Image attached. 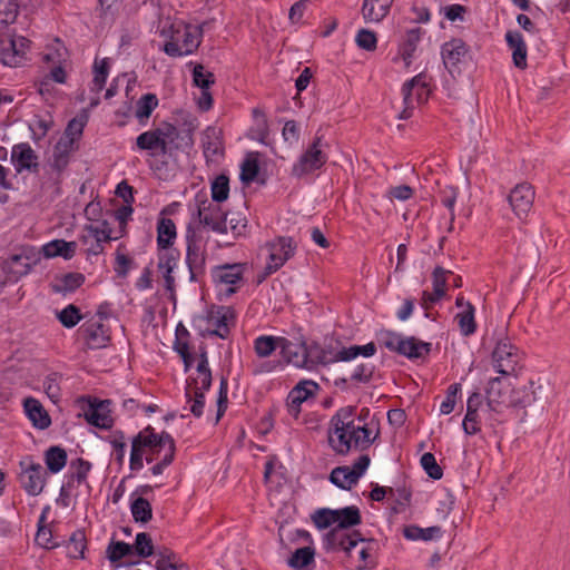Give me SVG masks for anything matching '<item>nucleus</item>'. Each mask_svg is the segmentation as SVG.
Segmentation results:
<instances>
[{"mask_svg":"<svg viewBox=\"0 0 570 570\" xmlns=\"http://www.w3.org/2000/svg\"><path fill=\"white\" fill-rule=\"evenodd\" d=\"M305 354V367L312 368L314 365H327L335 362H348L357 356L371 357L376 353V344L370 342L365 345H351L342 347L335 352L333 356H327V350L322 347L320 343L312 342L311 344L302 343Z\"/></svg>","mask_w":570,"mask_h":570,"instance_id":"obj_1","label":"nucleus"},{"mask_svg":"<svg viewBox=\"0 0 570 570\" xmlns=\"http://www.w3.org/2000/svg\"><path fill=\"white\" fill-rule=\"evenodd\" d=\"M344 438L341 441L340 432H333L328 429V443L333 451L340 455H346L352 449L364 451L367 450L379 436V431L371 438L372 431L367 423L362 425L355 424L354 419L343 423Z\"/></svg>","mask_w":570,"mask_h":570,"instance_id":"obj_2","label":"nucleus"},{"mask_svg":"<svg viewBox=\"0 0 570 570\" xmlns=\"http://www.w3.org/2000/svg\"><path fill=\"white\" fill-rule=\"evenodd\" d=\"M204 26H206V22L199 26L190 23L171 24L169 40L163 47L164 52L174 58L194 53L202 43Z\"/></svg>","mask_w":570,"mask_h":570,"instance_id":"obj_3","label":"nucleus"},{"mask_svg":"<svg viewBox=\"0 0 570 570\" xmlns=\"http://www.w3.org/2000/svg\"><path fill=\"white\" fill-rule=\"evenodd\" d=\"M377 342L381 346L409 360L425 358L432 351L431 343L423 342L415 336L402 337L390 330L380 331L377 333Z\"/></svg>","mask_w":570,"mask_h":570,"instance_id":"obj_4","label":"nucleus"},{"mask_svg":"<svg viewBox=\"0 0 570 570\" xmlns=\"http://www.w3.org/2000/svg\"><path fill=\"white\" fill-rule=\"evenodd\" d=\"M186 264L189 271V281L202 282L206 271L207 253L203 238L198 235L191 224L186 229Z\"/></svg>","mask_w":570,"mask_h":570,"instance_id":"obj_5","label":"nucleus"},{"mask_svg":"<svg viewBox=\"0 0 570 570\" xmlns=\"http://www.w3.org/2000/svg\"><path fill=\"white\" fill-rule=\"evenodd\" d=\"M246 263L217 265L212 268V278L216 286H227L223 295L230 297L245 283Z\"/></svg>","mask_w":570,"mask_h":570,"instance_id":"obj_6","label":"nucleus"},{"mask_svg":"<svg viewBox=\"0 0 570 570\" xmlns=\"http://www.w3.org/2000/svg\"><path fill=\"white\" fill-rule=\"evenodd\" d=\"M195 200L200 224L215 233L226 234L228 213L224 212L219 204L208 202L206 195H197Z\"/></svg>","mask_w":570,"mask_h":570,"instance_id":"obj_7","label":"nucleus"},{"mask_svg":"<svg viewBox=\"0 0 570 570\" xmlns=\"http://www.w3.org/2000/svg\"><path fill=\"white\" fill-rule=\"evenodd\" d=\"M327 161V155L322 150V137L316 136L311 146L293 165L292 175L303 177L322 168Z\"/></svg>","mask_w":570,"mask_h":570,"instance_id":"obj_8","label":"nucleus"},{"mask_svg":"<svg viewBox=\"0 0 570 570\" xmlns=\"http://www.w3.org/2000/svg\"><path fill=\"white\" fill-rule=\"evenodd\" d=\"M21 473L19 476L22 489L29 495H38L46 484V472L40 463L33 462L29 456L20 462Z\"/></svg>","mask_w":570,"mask_h":570,"instance_id":"obj_9","label":"nucleus"},{"mask_svg":"<svg viewBox=\"0 0 570 570\" xmlns=\"http://www.w3.org/2000/svg\"><path fill=\"white\" fill-rule=\"evenodd\" d=\"M187 128L179 130L175 125L166 121V138L170 147L169 157H176L178 151L189 154L194 147V131L197 126L193 122H186Z\"/></svg>","mask_w":570,"mask_h":570,"instance_id":"obj_10","label":"nucleus"},{"mask_svg":"<svg viewBox=\"0 0 570 570\" xmlns=\"http://www.w3.org/2000/svg\"><path fill=\"white\" fill-rule=\"evenodd\" d=\"M518 347L509 338L500 340L492 352L494 367L500 374L508 375L519 363Z\"/></svg>","mask_w":570,"mask_h":570,"instance_id":"obj_11","label":"nucleus"},{"mask_svg":"<svg viewBox=\"0 0 570 570\" xmlns=\"http://www.w3.org/2000/svg\"><path fill=\"white\" fill-rule=\"evenodd\" d=\"M469 53L468 45L460 38H453L442 45L441 55L444 67L454 76L461 72L460 65L464 62Z\"/></svg>","mask_w":570,"mask_h":570,"instance_id":"obj_12","label":"nucleus"},{"mask_svg":"<svg viewBox=\"0 0 570 570\" xmlns=\"http://www.w3.org/2000/svg\"><path fill=\"white\" fill-rule=\"evenodd\" d=\"M235 318V309L232 306L212 305L207 311L206 320L208 323L214 324L215 328L208 331V334L223 340L227 338L230 333L229 322L234 324Z\"/></svg>","mask_w":570,"mask_h":570,"instance_id":"obj_13","label":"nucleus"},{"mask_svg":"<svg viewBox=\"0 0 570 570\" xmlns=\"http://www.w3.org/2000/svg\"><path fill=\"white\" fill-rule=\"evenodd\" d=\"M166 121L163 122L161 128L144 131L136 138V146L140 150L150 151L151 156L159 154L167 156L170 153V147L166 138Z\"/></svg>","mask_w":570,"mask_h":570,"instance_id":"obj_14","label":"nucleus"},{"mask_svg":"<svg viewBox=\"0 0 570 570\" xmlns=\"http://www.w3.org/2000/svg\"><path fill=\"white\" fill-rule=\"evenodd\" d=\"M534 189L531 184L524 181L518 184L509 194L508 200L513 213L522 219L527 217L534 202Z\"/></svg>","mask_w":570,"mask_h":570,"instance_id":"obj_15","label":"nucleus"},{"mask_svg":"<svg viewBox=\"0 0 570 570\" xmlns=\"http://www.w3.org/2000/svg\"><path fill=\"white\" fill-rule=\"evenodd\" d=\"M79 333L89 348L106 347L111 340L110 330L105 326L102 322L96 321L95 318L85 322L80 326Z\"/></svg>","mask_w":570,"mask_h":570,"instance_id":"obj_16","label":"nucleus"},{"mask_svg":"<svg viewBox=\"0 0 570 570\" xmlns=\"http://www.w3.org/2000/svg\"><path fill=\"white\" fill-rule=\"evenodd\" d=\"M178 249H163L158 253V271L165 281V288L170 293V297L176 298V283L173 276V271L177 266L179 259Z\"/></svg>","mask_w":570,"mask_h":570,"instance_id":"obj_17","label":"nucleus"},{"mask_svg":"<svg viewBox=\"0 0 570 570\" xmlns=\"http://www.w3.org/2000/svg\"><path fill=\"white\" fill-rule=\"evenodd\" d=\"M318 389L317 383L308 380L301 381L295 385L287 396L288 413L297 419L301 413L302 403L308 397L314 396Z\"/></svg>","mask_w":570,"mask_h":570,"instance_id":"obj_18","label":"nucleus"},{"mask_svg":"<svg viewBox=\"0 0 570 570\" xmlns=\"http://www.w3.org/2000/svg\"><path fill=\"white\" fill-rule=\"evenodd\" d=\"M269 248L268 262L277 264L278 269L294 256L296 244L292 237L278 236L267 244Z\"/></svg>","mask_w":570,"mask_h":570,"instance_id":"obj_19","label":"nucleus"},{"mask_svg":"<svg viewBox=\"0 0 570 570\" xmlns=\"http://www.w3.org/2000/svg\"><path fill=\"white\" fill-rule=\"evenodd\" d=\"M203 153L206 161H213L215 157H224V138L220 128L208 126L203 134Z\"/></svg>","mask_w":570,"mask_h":570,"instance_id":"obj_20","label":"nucleus"},{"mask_svg":"<svg viewBox=\"0 0 570 570\" xmlns=\"http://www.w3.org/2000/svg\"><path fill=\"white\" fill-rule=\"evenodd\" d=\"M415 89V99L419 105L428 102L432 89L428 80V76L421 72L412 79L405 81L402 86L403 99L409 101L412 98V92Z\"/></svg>","mask_w":570,"mask_h":570,"instance_id":"obj_21","label":"nucleus"},{"mask_svg":"<svg viewBox=\"0 0 570 570\" xmlns=\"http://www.w3.org/2000/svg\"><path fill=\"white\" fill-rule=\"evenodd\" d=\"M37 159L38 156L27 142L16 145L12 149L11 160L14 164L18 174H20L22 170L37 173L39 169Z\"/></svg>","mask_w":570,"mask_h":570,"instance_id":"obj_22","label":"nucleus"},{"mask_svg":"<svg viewBox=\"0 0 570 570\" xmlns=\"http://www.w3.org/2000/svg\"><path fill=\"white\" fill-rule=\"evenodd\" d=\"M110 404V400L98 401L97 399L94 402H89V409L85 413L86 421L96 428L102 430H109L114 425V419L109 414V411L102 412L105 406Z\"/></svg>","mask_w":570,"mask_h":570,"instance_id":"obj_23","label":"nucleus"},{"mask_svg":"<svg viewBox=\"0 0 570 570\" xmlns=\"http://www.w3.org/2000/svg\"><path fill=\"white\" fill-rule=\"evenodd\" d=\"M23 409L32 425L39 430H46L51 424V419L43 405L35 397L23 400Z\"/></svg>","mask_w":570,"mask_h":570,"instance_id":"obj_24","label":"nucleus"},{"mask_svg":"<svg viewBox=\"0 0 570 570\" xmlns=\"http://www.w3.org/2000/svg\"><path fill=\"white\" fill-rule=\"evenodd\" d=\"M86 277L82 273L70 272L62 275H57L50 284L51 291L57 294H71L75 293L85 284Z\"/></svg>","mask_w":570,"mask_h":570,"instance_id":"obj_25","label":"nucleus"},{"mask_svg":"<svg viewBox=\"0 0 570 570\" xmlns=\"http://www.w3.org/2000/svg\"><path fill=\"white\" fill-rule=\"evenodd\" d=\"M508 391V386H504L500 377H492L485 391L487 405L497 412H502Z\"/></svg>","mask_w":570,"mask_h":570,"instance_id":"obj_26","label":"nucleus"},{"mask_svg":"<svg viewBox=\"0 0 570 570\" xmlns=\"http://www.w3.org/2000/svg\"><path fill=\"white\" fill-rule=\"evenodd\" d=\"M393 0H364L362 16L366 22H380L389 13Z\"/></svg>","mask_w":570,"mask_h":570,"instance_id":"obj_27","label":"nucleus"},{"mask_svg":"<svg viewBox=\"0 0 570 570\" xmlns=\"http://www.w3.org/2000/svg\"><path fill=\"white\" fill-rule=\"evenodd\" d=\"M177 237L176 225L173 219L159 217L157 222V246L159 250L173 249Z\"/></svg>","mask_w":570,"mask_h":570,"instance_id":"obj_28","label":"nucleus"},{"mask_svg":"<svg viewBox=\"0 0 570 570\" xmlns=\"http://www.w3.org/2000/svg\"><path fill=\"white\" fill-rule=\"evenodd\" d=\"M77 249L76 242H67L65 239H55L49 242L42 247L45 257H63L65 259H71Z\"/></svg>","mask_w":570,"mask_h":570,"instance_id":"obj_29","label":"nucleus"},{"mask_svg":"<svg viewBox=\"0 0 570 570\" xmlns=\"http://www.w3.org/2000/svg\"><path fill=\"white\" fill-rule=\"evenodd\" d=\"M336 528L347 530L362 523L361 511L356 505L334 510Z\"/></svg>","mask_w":570,"mask_h":570,"instance_id":"obj_30","label":"nucleus"},{"mask_svg":"<svg viewBox=\"0 0 570 570\" xmlns=\"http://www.w3.org/2000/svg\"><path fill=\"white\" fill-rule=\"evenodd\" d=\"M281 354L287 364H293L297 367H305L304 347L294 344L292 341L283 337L281 340Z\"/></svg>","mask_w":570,"mask_h":570,"instance_id":"obj_31","label":"nucleus"},{"mask_svg":"<svg viewBox=\"0 0 570 570\" xmlns=\"http://www.w3.org/2000/svg\"><path fill=\"white\" fill-rule=\"evenodd\" d=\"M110 70V59L109 58H102L98 59L96 58L92 65V72H94V79L91 81L90 91L92 92H100L106 85V80L108 78Z\"/></svg>","mask_w":570,"mask_h":570,"instance_id":"obj_32","label":"nucleus"},{"mask_svg":"<svg viewBox=\"0 0 570 570\" xmlns=\"http://www.w3.org/2000/svg\"><path fill=\"white\" fill-rule=\"evenodd\" d=\"M423 30L420 27L410 29L406 32L404 42L400 46V56L402 57L405 66L409 67L412 62L413 53L416 50L417 43L421 40Z\"/></svg>","mask_w":570,"mask_h":570,"instance_id":"obj_33","label":"nucleus"},{"mask_svg":"<svg viewBox=\"0 0 570 570\" xmlns=\"http://www.w3.org/2000/svg\"><path fill=\"white\" fill-rule=\"evenodd\" d=\"M0 62L9 67H17L20 63L14 37L3 36L0 38Z\"/></svg>","mask_w":570,"mask_h":570,"instance_id":"obj_34","label":"nucleus"},{"mask_svg":"<svg viewBox=\"0 0 570 570\" xmlns=\"http://www.w3.org/2000/svg\"><path fill=\"white\" fill-rule=\"evenodd\" d=\"M442 533H443V531H442L441 527H438V525L422 529L419 525L411 524V525L404 527V529H403V535L407 540L430 541L432 539L441 538Z\"/></svg>","mask_w":570,"mask_h":570,"instance_id":"obj_35","label":"nucleus"},{"mask_svg":"<svg viewBox=\"0 0 570 570\" xmlns=\"http://www.w3.org/2000/svg\"><path fill=\"white\" fill-rule=\"evenodd\" d=\"M67 452L63 448L53 445L45 452V463L50 473L60 472L67 464Z\"/></svg>","mask_w":570,"mask_h":570,"instance_id":"obj_36","label":"nucleus"},{"mask_svg":"<svg viewBox=\"0 0 570 570\" xmlns=\"http://www.w3.org/2000/svg\"><path fill=\"white\" fill-rule=\"evenodd\" d=\"M314 558L315 550L312 547H303L292 553L287 564L295 570H309L308 567L314 563Z\"/></svg>","mask_w":570,"mask_h":570,"instance_id":"obj_37","label":"nucleus"},{"mask_svg":"<svg viewBox=\"0 0 570 570\" xmlns=\"http://www.w3.org/2000/svg\"><path fill=\"white\" fill-rule=\"evenodd\" d=\"M67 556L71 559H85L87 539L83 529L76 530L67 542Z\"/></svg>","mask_w":570,"mask_h":570,"instance_id":"obj_38","label":"nucleus"},{"mask_svg":"<svg viewBox=\"0 0 570 570\" xmlns=\"http://www.w3.org/2000/svg\"><path fill=\"white\" fill-rule=\"evenodd\" d=\"M281 336L262 335L254 341V351L258 357L271 356L281 346Z\"/></svg>","mask_w":570,"mask_h":570,"instance_id":"obj_39","label":"nucleus"},{"mask_svg":"<svg viewBox=\"0 0 570 570\" xmlns=\"http://www.w3.org/2000/svg\"><path fill=\"white\" fill-rule=\"evenodd\" d=\"M130 511L136 522L147 523L153 519L151 504L142 497H138L131 501Z\"/></svg>","mask_w":570,"mask_h":570,"instance_id":"obj_40","label":"nucleus"},{"mask_svg":"<svg viewBox=\"0 0 570 570\" xmlns=\"http://www.w3.org/2000/svg\"><path fill=\"white\" fill-rule=\"evenodd\" d=\"M158 98L155 94H145L137 101L136 117L140 124H145L158 106Z\"/></svg>","mask_w":570,"mask_h":570,"instance_id":"obj_41","label":"nucleus"},{"mask_svg":"<svg viewBox=\"0 0 570 570\" xmlns=\"http://www.w3.org/2000/svg\"><path fill=\"white\" fill-rule=\"evenodd\" d=\"M132 554L131 544L124 541H116L111 539L107 549L106 557L112 563L118 566V562L124 558H127Z\"/></svg>","mask_w":570,"mask_h":570,"instance_id":"obj_42","label":"nucleus"},{"mask_svg":"<svg viewBox=\"0 0 570 570\" xmlns=\"http://www.w3.org/2000/svg\"><path fill=\"white\" fill-rule=\"evenodd\" d=\"M533 384L534 383L531 381L529 387L524 386L523 389L513 390L510 405L521 409L531 406L537 401L535 393L532 390Z\"/></svg>","mask_w":570,"mask_h":570,"instance_id":"obj_43","label":"nucleus"},{"mask_svg":"<svg viewBox=\"0 0 570 570\" xmlns=\"http://www.w3.org/2000/svg\"><path fill=\"white\" fill-rule=\"evenodd\" d=\"M355 412H356V406H353V405H348V406L338 409L336 411V413L331 417L328 429H331V431H333V432H340V436L344 438L343 436L344 431L342 430L343 423L353 419V416L355 415ZM340 442L343 443V439H341Z\"/></svg>","mask_w":570,"mask_h":570,"instance_id":"obj_44","label":"nucleus"},{"mask_svg":"<svg viewBox=\"0 0 570 570\" xmlns=\"http://www.w3.org/2000/svg\"><path fill=\"white\" fill-rule=\"evenodd\" d=\"M212 199L214 203L222 204L229 196V177L225 174L218 175L210 185Z\"/></svg>","mask_w":570,"mask_h":570,"instance_id":"obj_45","label":"nucleus"},{"mask_svg":"<svg viewBox=\"0 0 570 570\" xmlns=\"http://www.w3.org/2000/svg\"><path fill=\"white\" fill-rule=\"evenodd\" d=\"M455 318L463 335L469 336L475 332L474 306L470 302H466L465 309L456 314Z\"/></svg>","mask_w":570,"mask_h":570,"instance_id":"obj_46","label":"nucleus"},{"mask_svg":"<svg viewBox=\"0 0 570 570\" xmlns=\"http://www.w3.org/2000/svg\"><path fill=\"white\" fill-rule=\"evenodd\" d=\"M350 466L341 465L332 470L330 474V481L342 490H351L356 481L351 479Z\"/></svg>","mask_w":570,"mask_h":570,"instance_id":"obj_47","label":"nucleus"},{"mask_svg":"<svg viewBox=\"0 0 570 570\" xmlns=\"http://www.w3.org/2000/svg\"><path fill=\"white\" fill-rule=\"evenodd\" d=\"M132 554L139 558H148L154 554V543L149 533L139 532L136 535L135 543L131 544Z\"/></svg>","mask_w":570,"mask_h":570,"instance_id":"obj_48","label":"nucleus"},{"mask_svg":"<svg viewBox=\"0 0 570 570\" xmlns=\"http://www.w3.org/2000/svg\"><path fill=\"white\" fill-rule=\"evenodd\" d=\"M57 318L63 327L72 328L83 318V315L77 305L69 304L57 313Z\"/></svg>","mask_w":570,"mask_h":570,"instance_id":"obj_49","label":"nucleus"},{"mask_svg":"<svg viewBox=\"0 0 570 570\" xmlns=\"http://www.w3.org/2000/svg\"><path fill=\"white\" fill-rule=\"evenodd\" d=\"M197 377L200 380V383L203 384V389H210L212 386V371L208 366V356L206 347H200V352L198 355V364H197Z\"/></svg>","mask_w":570,"mask_h":570,"instance_id":"obj_50","label":"nucleus"},{"mask_svg":"<svg viewBox=\"0 0 570 570\" xmlns=\"http://www.w3.org/2000/svg\"><path fill=\"white\" fill-rule=\"evenodd\" d=\"M215 75L210 71H205L202 63L195 65L193 69V83L200 90H209L215 83Z\"/></svg>","mask_w":570,"mask_h":570,"instance_id":"obj_51","label":"nucleus"},{"mask_svg":"<svg viewBox=\"0 0 570 570\" xmlns=\"http://www.w3.org/2000/svg\"><path fill=\"white\" fill-rule=\"evenodd\" d=\"M259 174V163L252 154L244 160L240 167V180L245 185L255 181Z\"/></svg>","mask_w":570,"mask_h":570,"instance_id":"obj_52","label":"nucleus"},{"mask_svg":"<svg viewBox=\"0 0 570 570\" xmlns=\"http://www.w3.org/2000/svg\"><path fill=\"white\" fill-rule=\"evenodd\" d=\"M124 248H125L124 244H120L118 246V248L116 250L115 266H114V271H115L116 275L121 278L127 277L130 268L135 264L134 259L130 256L121 253V249H124Z\"/></svg>","mask_w":570,"mask_h":570,"instance_id":"obj_53","label":"nucleus"},{"mask_svg":"<svg viewBox=\"0 0 570 570\" xmlns=\"http://www.w3.org/2000/svg\"><path fill=\"white\" fill-rule=\"evenodd\" d=\"M48 510H49V507H46L42 511V514L39 519V529H38L35 540L39 546H41L46 549H53V548L58 547L59 543L52 541L51 530L41 524L46 519V513Z\"/></svg>","mask_w":570,"mask_h":570,"instance_id":"obj_54","label":"nucleus"},{"mask_svg":"<svg viewBox=\"0 0 570 570\" xmlns=\"http://www.w3.org/2000/svg\"><path fill=\"white\" fill-rule=\"evenodd\" d=\"M109 442L114 449L115 461L121 466L124 464L125 452H126V442L125 434L122 431L117 430L114 431L109 436Z\"/></svg>","mask_w":570,"mask_h":570,"instance_id":"obj_55","label":"nucleus"},{"mask_svg":"<svg viewBox=\"0 0 570 570\" xmlns=\"http://www.w3.org/2000/svg\"><path fill=\"white\" fill-rule=\"evenodd\" d=\"M421 465L426 474L433 480H440L443 476V470L438 464L433 453L426 452L421 456Z\"/></svg>","mask_w":570,"mask_h":570,"instance_id":"obj_56","label":"nucleus"},{"mask_svg":"<svg viewBox=\"0 0 570 570\" xmlns=\"http://www.w3.org/2000/svg\"><path fill=\"white\" fill-rule=\"evenodd\" d=\"M355 42L363 50L374 51L377 47V37L372 30L361 29L355 37Z\"/></svg>","mask_w":570,"mask_h":570,"instance_id":"obj_57","label":"nucleus"},{"mask_svg":"<svg viewBox=\"0 0 570 570\" xmlns=\"http://www.w3.org/2000/svg\"><path fill=\"white\" fill-rule=\"evenodd\" d=\"M61 375L57 372L50 373L43 381V387L47 395L55 402L61 396V389L59 386V380Z\"/></svg>","mask_w":570,"mask_h":570,"instance_id":"obj_58","label":"nucleus"},{"mask_svg":"<svg viewBox=\"0 0 570 570\" xmlns=\"http://www.w3.org/2000/svg\"><path fill=\"white\" fill-rule=\"evenodd\" d=\"M209 389H203V384L199 379L189 377L187 380L186 399L188 402L194 400L205 401V392Z\"/></svg>","mask_w":570,"mask_h":570,"instance_id":"obj_59","label":"nucleus"},{"mask_svg":"<svg viewBox=\"0 0 570 570\" xmlns=\"http://www.w3.org/2000/svg\"><path fill=\"white\" fill-rule=\"evenodd\" d=\"M462 428L468 435L479 433L481 431L479 411L466 410Z\"/></svg>","mask_w":570,"mask_h":570,"instance_id":"obj_60","label":"nucleus"},{"mask_svg":"<svg viewBox=\"0 0 570 570\" xmlns=\"http://www.w3.org/2000/svg\"><path fill=\"white\" fill-rule=\"evenodd\" d=\"M460 391V383H453L448 387L445 400L441 403L440 406V411L442 414H450L454 410L456 395Z\"/></svg>","mask_w":570,"mask_h":570,"instance_id":"obj_61","label":"nucleus"},{"mask_svg":"<svg viewBox=\"0 0 570 570\" xmlns=\"http://www.w3.org/2000/svg\"><path fill=\"white\" fill-rule=\"evenodd\" d=\"M313 521L315 525L321 530L330 528L333 523H335L334 510L327 508L318 509L313 514Z\"/></svg>","mask_w":570,"mask_h":570,"instance_id":"obj_62","label":"nucleus"},{"mask_svg":"<svg viewBox=\"0 0 570 570\" xmlns=\"http://www.w3.org/2000/svg\"><path fill=\"white\" fill-rule=\"evenodd\" d=\"M441 203L443 206H445L451 214V222H454L455 214H454V205L458 197V188L455 187H445L441 189L440 191Z\"/></svg>","mask_w":570,"mask_h":570,"instance_id":"obj_63","label":"nucleus"},{"mask_svg":"<svg viewBox=\"0 0 570 570\" xmlns=\"http://www.w3.org/2000/svg\"><path fill=\"white\" fill-rule=\"evenodd\" d=\"M129 466L131 471H139L144 466V448L138 440L131 441Z\"/></svg>","mask_w":570,"mask_h":570,"instance_id":"obj_64","label":"nucleus"}]
</instances>
